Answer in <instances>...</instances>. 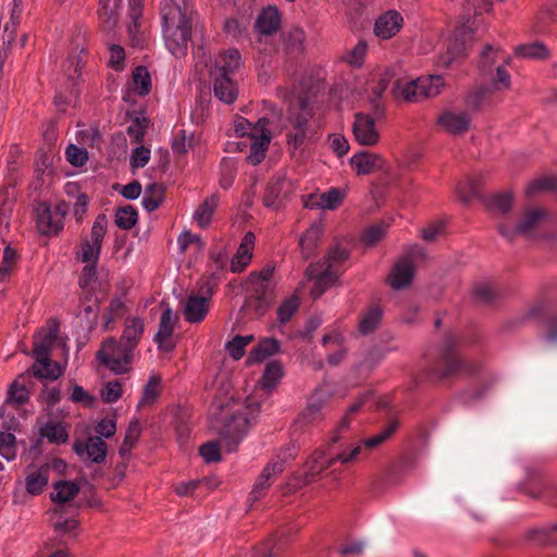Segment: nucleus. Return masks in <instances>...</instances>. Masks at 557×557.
<instances>
[{
    "instance_id": "bb28decb",
    "label": "nucleus",
    "mask_w": 557,
    "mask_h": 557,
    "mask_svg": "<svg viewBox=\"0 0 557 557\" xmlns=\"http://www.w3.org/2000/svg\"><path fill=\"white\" fill-rule=\"evenodd\" d=\"M414 274V268L408 258L399 260L392 269L388 276V283L394 289H400L408 286Z\"/></svg>"
},
{
    "instance_id": "4d7b16f0",
    "label": "nucleus",
    "mask_w": 557,
    "mask_h": 557,
    "mask_svg": "<svg viewBox=\"0 0 557 557\" xmlns=\"http://www.w3.org/2000/svg\"><path fill=\"white\" fill-rule=\"evenodd\" d=\"M137 222V211L132 206L120 208L115 213V225L121 230H131Z\"/></svg>"
},
{
    "instance_id": "5fc2aeb1",
    "label": "nucleus",
    "mask_w": 557,
    "mask_h": 557,
    "mask_svg": "<svg viewBox=\"0 0 557 557\" xmlns=\"http://www.w3.org/2000/svg\"><path fill=\"white\" fill-rule=\"evenodd\" d=\"M127 309L122 297H114L111 299L106 312H104V326L109 329V325L115 320L121 319Z\"/></svg>"
},
{
    "instance_id": "20e7f679",
    "label": "nucleus",
    "mask_w": 557,
    "mask_h": 557,
    "mask_svg": "<svg viewBox=\"0 0 557 557\" xmlns=\"http://www.w3.org/2000/svg\"><path fill=\"white\" fill-rule=\"evenodd\" d=\"M480 14L478 9L474 10V17H467L456 26L447 42V50L438 59V64L448 67L455 61L468 55L479 32L476 16Z\"/></svg>"
},
{
    "instance_id": "9b49d317",
    "label": "nucleus",
    "mask_w": 557,
    "mask_h": 557,
    "mask_svg": "<svg viewBox=\"0 0 557 557\" xmlns=\"http://www.w3.org/2000/svg\"><path fill=\"white\" fill-rule=\"evenodd\" d=\"M82 59L77 55L70 57L63 62L62 69L67 77L65 90H58L54 97V104L60 111H65L66 107L74 102L79 94L78 79Z\"/></svg>"
},
{
    "instance_id": "79ce46f5",
    "label": "nucleus",
    "mask_w": 557,
    "mask_h": 557,
    "mask_svg": "<svg viewBox=\"0 0 557 557\" xmlns=\"http://www.w3.org/2000/svg\"><path fill=\"white\" fill-rule=\"evenodd\" d=\"M515 55L522 59L545 60L549 57V51L545 45L535 41L517 46Z\"/></svg>"
},
{
    "instance_id": "c85d7f7f",
    "label": "nucleus",
    "mask_w": 557,
    "mask_h": 557,
    "mask_svg": "<svg viewBox=\"0 0 557 557\" xmlns=\"http://www.w3.org/2000/svg\"><path fill=\"white\" fill-rule=\"evenodd\" d=\"M323 234V224L314 222L299 238V248L305 259L313 257Z\"/></svg>"
},
{
    "instance_id": "37998d69",
    "label": "nucleus",
    "mask_w": 557,
    "mask_h": 557,
    "mask_svg": "<svg viewBox=\"0 0 557 557\" xmlns=\"http://www.w3.org/2000/svg\"><path fill=\"white\" fill-rule=\"evenodd\" d=\"M54 492L51 500L58 504H65L72 500L78 493L79 486L75 482L58 481L53 484Z\"/></svg>"
},
{
    "instance_id": "c03bdc74",
    "label": "nucleus",
    "mask_w": 557,
    "mask_h": 557,
    "mask_svg": "<svg viewBox=\"0 0 557 557\" xmlns=\"http://www.w3.org/2000/svg\"><path fill=\"white\" fill-rule=\"evenodd\" d=\"M360 456H363L362 445L349 444L347 446L341 447L339 451L330 456V462L333 465H335L336 462H341L342 465H348L357 461Z\"/></svg>"
},
{
    "instance_id": "09e8293b",
    "label": "nucleus",
    "mask_w": 557,
    "mask_h": 557,
    "mask_svg": "<svg viewBox=\"0 0 557 557\" xmlns=\"http://www.w3.org/2000/svg\"><path fill=\"white\" fill-rule=\"evenodd\" d=\"M398 423L397 421L389 422L382 431L377 434L363 440L360 444L362 445V453L364 454L366 449H374L385 441H387L397 430Z\"/></svg>"
},
{
    "instance_id": "0e129e2a",
    "label": "nucleus",
    "mask_w": 557,
    "mask_h": 557,
    "mask_svg": "<svg viewBox=\"0 0 557 557\" xmlns=\"http://www.w3.org/2000/svg\"><path fill=\"white\" fill-rule=\"evenodd\" d=\"M554 189L557 190V176H545L531 182L525 191L532 195L543 190Z\"/></svg>"
},
{
    "instance_id": "2f4dec72",
    "label": "nucleus",
    "mask_w": 557,
    "mask_h": 557,
    "mask_svg": "<svg viewBox=\"0 0 557 557\" xmlns=\"http://www.w3.org/2000/svg\"><path fill=\"white\" fill-rule=\"evenodd\" d=\"M281 26V14L276 7H268L262 10L256 21V27L262 35H272Z\"/></svg>"
},
{
    "instance_id": "ddd939ff",
    "label": "nucleus",
    "mask_w": 557,
    "mask_h": 557,
    "mask_svg": "<svg viewBox=\"0 0 557 557\" xmlns=\"http://www.w3.org/2000/svg\"><path fill=\"white\" fill-rule=\"evenodd\" d=\"M65 211L57 206L51 208L47 202H40L37 207L36 225L42 235H57L63 230Z\"/></svg>"
},
{
    "instance_id": "ea45409f",
    "label": "nucleus",
    "mask_w": 557,
    "mask_h": 557,
    "mask_svg": "<svg viewBox=\"0 0 557 557\" xmlns=\"http://www.w3.org/2000/svg\"><path fill=\"white\" fill-rule=\"evenodd\" d=\"M40 435L49 443L61 445L67 442L69 430L60 422L49 421L40 428Z\"/></svg>"
},
{
    "instance_id": "412c9836",
    "label": "nucleus",
    "mask_w": 557,
    "mask_h": 557,
    "mask_svg": "<svg viewBox=\"0 0 557 557\" xmlns=\"http://www.w3.org/2000/svg\"><path fill=\"white\" fill-rule=\"evenodd\" d=\"M438 126L451 135L466 133L470 125V117L465 112L446 110L437 116Z\"/></svg>"
},
{
    "instance_id": "58836bf2",
    "label": "nucleus",
    "mask_w": 557,
    "mask_h": 557,
    "mask_svg": "<svg viewBox=\"0 0 557 557\" xmlns=\"http://www.w3.org/2000/svg\"><path fill=\"white\" fill-rule=\"evenodd\" d=\"M280 349V343L274 338H264L250 351L247 362L258 363L265 358L276 354Z\"/></svg>"
},
{
    "instance_id": "c9c22d12",
    "label": "nucleus",
    "mask_w": 557,
    "mask_h": 557,
    "mask_svg": "<svg viewBox=\"0 0 557 557\" xmlns=\"http://www.w3.org/2000/svg\"><path fill=\"white\" fill-rule=\"evenodd\" d=\"M345 338L342 333L333 331L325 334L322 338V344L327 348H335V352L327 356V361L332 366H337L346 355V348L344 347Z\"/></svg>"
},
{
    "instance_id": "c756f323",
    "label": "nucleus",
    "mask_w": 557,
    "mask_h": 557,
    "mask_svg": "<svg viewBox=\"0 0 557 557\" xmlns=\"http://www.w3.org/2000/svg\"><path fill=\"white\" fill-rule=\"evenodd\" d=\"M122 0H100L99 1V21L104 32L113 30L119 23V11Z\"/></svg>"
},
{
    "instance_id": "774afa93",
    "label": "nucleus",
    "mask_w": 557,
    "mask_h": 557,
    "mask_svg": "<svg viewBox=\"0 0 557 557\" xmlns=\"http://www.w3.org/2000/svg\"><path fill=\"white\" fill-rule=\"evenodd\" d=\"M344 195L336 188H332L320 196L319 206L322 209L333 210L343 201Z\"/></svg>"
},
{
    "instance_id": "052dcab7",
    "label": "nucleus",
    "mask_w": 557,
    "mask_h": 557,
    "mask_svg": "<svg viewBox=\"0 0 557 557\" xmlns=\"http://www.w3.org/2000/svg\"><path fill=\"white\" fill-rule=\"evenodd\" d=\"M299 307V298L292 296L285 299L277 308V320L281 323H286L295 314Z\"/></svg>"
},
{
    "instance_id": "cd10ccee",
    "label": "nucleus",
    "mask_w": 557,
    "mask_h": 557,
    "mask_svg": "<svg viewBox=\"0 0 557 557\" xmlns=\"http://www.w3.org/2000/svg\"><path fill=\"white\" fill-rule=\"evenodd\" d=\"M350 164L358 175H367L381 169L383 159L377 153L363 151L355 153L350 159Z\"/></svg>"
},
{
    "instance_id": "f03ea898",
    "label": "nucleus",
    "mask_w": 557,
    "mask_h": 557,
    "mask_svg": "<svg viewBox=\"0 0 557 557\" xmlns=\"http://www.w3.org/2000/svg\"><path fill=\"white\" fill-rule=\"evenodd\" d=\"M258 412L259 405L248 403L243 411L236 412L225 422L220 432V442H208L200 446V456L207 462H216L221 460V447L227 453L235 451L247 434L251 419H253Z\"/></svg>"
},
{
    "instance_id": "e2e57ef3",
    "label": "nucleus",
    "mask_w": 557,
    "mask_h": 557,
    "mask_svg": "<svg viewBox=\"0 0 557 557\" xmlns=\"http://www.w3.org/2000/svg\"><path fill=\"white\" fill-rule=\"evenodd\" d=\"M500 52L502 51L499 48H496L492 45H486L480 54V69L482 71H488L492 67V65L496 63L497 59L500 58Z\"/></svg>"
},
{
    "instance_id": "f8f14e48",
    "label": "nucleus",
    "mask_w": 557,
    "mask_h": 557,
    "mask_svg": "<svg viewBox=\"0 0 557 557\" xmlns=\"http://www.w3.org/2000/svg\"><path fill=\"white\" fill-rule=\"evenodd\" d=\"M547 218V213L542 208H532L527 210L516 226L500 225L499 233L512 239L518 235L530 237L536 233Z\"/></svg>"
},
{
    "instance_id": "6e6d98bb",
    "label": "nucleus",
    "mask_w": 557,
    "mask_h": 557,
    "mask_svg": "<svg viewBox=\"0 0 557 557\" xmlns=\"http://www.w3.org/2000/svg\"><path fill=\"white\" fill-rule=\"evenodd\" d=\"M282 367L278 362L272 361L267 364L260 384L264 389L273 388L282 377Z\"/></svg>"
},
{
    "instance_id": "de8ad7c7",
    "label": "nucleus",
    "mask_w": 557,
    "mask_h": 557,
    "mask_svg": "<svg viewBox=\"0 0 557 557\" xmlns=\"http://www.w3.org/2000/svg\"><path fill=\"white\" fill-rule=\"evenodd\" d=\"M141 433L140 424L137 420L129 422L124 441L119 449L121 457L126 458L131 455L133 447L139 440Z\"/></svg>"
},
{
    "instance_id": "f3484780",
    "label": "nucleus",
    "mask_w": 557,
    "mask_h": 557,
    "mask_svg": "<svg viewBox=\"0 0 557 557\" xmlns=\"http://www.w3.org/2000/svg\"><path fill=\"white\" fill-rule=\"evenodd\" d=\"M143 2L141 0L128 1V18L127 32L132 46L143 47L146 41V33L143 28Z\"/></svg>"
},
{
    "instance_id": "bf43d9fd",
    "label": "nucleus",
    "mask_w": 557,
    "mask_h": 557,
    "mask_svg": "<svg viewBox=\"0 0 557 557\" xmlns=\"http://www.w3.org/2000/svg\"><path fill=\"white\" fill-rule=\"evenodd\" d=\"M161 381L157 376H151L149 381L147 382L141 399L139 401L140 406L151 405L154 403V400L159 397L161 388H160Z\"/></svg>"
},
{
    "instance_id": "e433bc0d",
    "label": "nucleus",
    "mask_w": 557,
    "mask_h": 557,
    "mask_svg": "<svg viewBox=\"0 0 557 557\" xmlns=\"http://www.w3.org/2000/svg\"><path fill=\"white\" fill-rule=\"evenodd\" d=\"M219 197L216 195H211L207 197L195 210L194 220L201 228H207L211 221L213 213L218 207Z\"/></svg>"
},
{
    "instance_id": "5701e85b",
    "label": "nucleus",
    "mask_w": 557,
    "mask_h": 557,
    "mask_svg": "<svg viewBox=\"0 0 557 557\" xmlns=\"http://www.w3.org/2000/svg\"><path fill=\"white\" fill-rule=\"evenodd\" d=\"M25 488L30 495H39L49 482L50 466H29L25 471Z\"/></svg>"
},
{
    "instance_id": "49530a36",
    "label": "nucleus",
    "mask_w": 557,
    "mask_h": 557,
    "mask_svg": "<svg viewBox=\"0 0 557 557\" xmlns=\"http://www.w3.org/2000/svg\"><path fill=\"white\" fill-rule=\"evenodd\" d=\"M382 310L379 307H371L366 310L359 320V331L367 335L372 333L381 323Z\"/></svg>"
},
{
    "instance_id": "2eb2a0df",
    "label": "nucleus",
    "mask_w": 557,
    "mask_h": 557,
    "mask_svg": "<svg viewBox=\"0 0 557 557\" xmlns=\"http://www.w3.org/2000/svg\"><path fill=\"white\" fill-rule=\"evenodd\" d=\"M331 398L326 388H317L307 401L306 408L299 413L296 422L301 425H309L321 421L323 418L322 409Z\"/></svg>"
},
{
    "instance_id": "8fccbe9b",
    "label": "nucleus",
    "mask_w": 557,
    "mask_h": 557,
    "mask_svg": "<svg viewBox=\"0 0 557 557\" xmlns=\"http://www.w3.org/2000/svg\"><path fill=\"white\" fill-rule=\"evenodd\" d=\"M557 21V0H547L536 15L535 28L542 32L548 22Z\"/></svg>"
},
{
    "instance_id": "3c124183",
    "label": "nucleus",
    "mask_w": 557,
    "mask_h": 557,
    "mask_svg": "<svg viewBox=\"0 0 557 557\" xmlns=\"http://www.w3.org/2000/svg\"><path fill=\"white\" fill-rule=\"evenodd\" d=\"M253 341V335H236L225 344V349L234 360L244 357L246 347Z\"/></svg>"
},
{
    "instance_id": "f704fd0d",
    "label": "nucleus",
    "mask_w": 557,
    "mask_h": 557,
    "mask_svg": "<svg viewBox=\"0 0 557 557\" xmlns=\"http://www.w3.org/2000/svg\"><path fill=\"white\" fill-rule=\"evenodd\" d=\"M270 141L271 136L268 127L263 129V132L251 137L250 151L247 157L251 164L257 165L264 159Z\"/></svg>"
},
{
    "instance_id": "39448f33",
    "label": "nucleus",
    "mask_w": 557,
    "mask_h": 557,
    "mask_svg": "<svg viewBox=\"0 0 557 557\" xmlns=\"http://www.w3.org/2000/svg\"><path fill=\"white\" fill-rule=\"evenodd\" d=\"M458 339L447 337L440 346L436 360L430 369V377L445 380L456 375L473 373L469 364L457 354Z\"/></svg>"
},
{
    "instance_id": "72a5a7b5",
    "label": "nucleus",
    "mask_w": 557,
    "mask_h": 557,
    "mask_svg": "<svg viewBox=\"0 0 557 557\" xmlns=\"http://www.w3.org/2000/svg\"><path fill=\"white\" fill-rule=\"evenodd\" d=\"M15 205V189L11 184L0 188V225L8 228Z\"/></svg>"
},
{
    "instance_id": "a18cd8bd",
    "label": "nucleus",
    "mask_w": 557,
    "mask_h": 557,
    "mask_svg": "<svg viewBox=\"0 0 557 557\" xmlns=\"http://www.w3.org/2000/svg\"><path fill=\"white\" fill-rule=\"evenodd\" d=\"M133 90L138 96H146L151 89V77L149 71L145 66H137L132 75Z\"/></svg>"
},
{
    "instance_id": "a878e982",
    "label": "nucleus",
    "mask_w": 557,
    "mask_h": 557,
    "mask_svg": "<svg viewBox=\"0 0 557 557\" xmlns=\"http://www.w3.org/2000/svg\"><path fill=\"white\" fill-rule=\"evenodd\" d=\"M145 332V322L140 317L126 319L120 341L123 345L136 354V349Z\"/></svg>"
},
{
    "instance_id": "a19ab883",
    "label": "nucleus",
    "mask_w": 557,
    "mask_h": 557,
    "mask_svg": "<svg viewBox=\"0 0 557 557\" xmlns=\"http://www.w3.org/2000/svg\"><path fill=\"white\" fill-rule=\"evenodd\" d=\"M269 123L268 119L261 117L256 124H251L247 119L239 116L234 121V131L240 137L248 136L251 138L263 132L269 126Z\"/></svg>"
},
{
    "instance_id": "f257e3e1",
    "label": "nucleus",
    "mask_w": 557,
    "mask_h": 557,
    "mask_svg": "<svg viewBox=\"0 0 557 557\" xmlns=\"http://www.w3.org/2000/svg\"><path fill=\"white\" fill-rule=\"evenodd\" d=\"M162 33L168 50L176 58L187 54L196 16L190 0H163L160 7Z\"/></svg>"
},
{
    "instance_id": "aec40b11",
    "label": "nucleus",
    "mask_w": 557,
    "mask_h": 557,
    "mask_svg": "<svg viewBox=\"0 0 557 557\" xmlns=\"http://www.w3.org/2000/svg\"><path fill=\"white\" fill-rule=\"evenodd\" d=\"M255 243V234L252 232L245 233L236 253L231 260L230 268L233 273H240L249 265L253 256Z\"/></svg>"
},
{
    "instance_id": "a211bd4d",
    "label": "nucleus",
    "mask_w": 557,
    "mask_h": 557,
    "mask_svg": "<svg viewBox=\"0 0 557 557\" xmlns=\"http://www.w3.org/2000/svg\"><path fill=\"white\" fill-rule=\"evenodd\" d=\"M211 289L208 288V290L201 295H190L186 299L185 306H184V319L189 323H199L208 314L209 311V301L211 297Z\"/></svg>"
},
{
    "instance_id": "0eeeda50",
    "label": "nucleus",
    "mask_w": 557,
    "mask_h": 557,
    "mask_svg": "<svg viewBox=\"0 0 557 557\" xmlns=\"http://www.w3.org/2000/svg\"><path fill=\"white\" fill-rule=\"evenodd\" d=\"M135 352L114 337L102 342L97 351V361L116 375L127 374L132 370Z\"/></svg>"
},
{
    "instance_id": "864d4df0",
    "label": "nucleus",
    "mask_w": 557,
    "mask_h": 557,
    "mask_svg": "<svg viewBox=\"0 0 557 557\" xmlns=\"http://www.w3.org/2000/svg\"><path fill=\"white\" fill-rule=\"evenodd\" d=\"M18 261V255L14 248L7 246L3 250L2 261L0 263V282L10 277Z\"/></svg>"
},
{
    "instance_id": "338daca9",
    "label": "nucleus",
    "mask_w": 557,
    "mask_h": 557,
    "mask_svg": "<svg viewBox=\"0 0 557 557\" xmlns=\"http://www.w3.org/2000/svg\"><path fill=\"white\" fill-rule=\"evenodd\" d=\"M511 86L510 74L506 71L505 65H498L496 67V74L492 78L491 88L495 91L508 90Z\"/></svg>"
},
{
    "instance_id": "473e14b6",
    "label": "nucleus",
    "mask_w": 557,
    "mask_h": 557,
    "mask_svg": "<svg viewBox=\"0 0 557 557\" xmlns=\"http://www.w3.org/2000/svg\"><path fill=\"white\" fill-rule=\"evenodd\" d=\"M35 362L32 367L33 373L36 377L41 380H57L59 379L63 370L58 362H53L50 356L46 358L34 356Z\"/></svg>"
},
{
    "instance_id": "6ab92c4d",
    "label": "nucleus",
    "mask_w": 557,
    "mask_h": 557,
    "mask_svg": "<svg viewBox=\"0 0 557 557\" xmlns=\"http://www.w3.org/2000/svg\"><path fill=\"white\" fill-rule=\"evenodd\" d=\"M176 320L177 317L170 307L162 311L159 330L154 335V342L157 343L159 349L165 351H172L174 349V344L171 341V337L173 335Z\"/></svg>"
},
{
    "instance_id": "603ef678",
    "label": "nucleus",
    "mask_w": 557,
    "mask_h": 557,
    "mask_svg": "<svg viewBox=\"0 0 557 557\" xmlns=\"http://www.w3.org/2000/svg\"><path fill=\"white\" fill-rule=\"evenodd\" d=\"M163 200V188L158 184H150L146 187L145 196L143 198V206L148 211L157 210Z\"/></svg>"
},
{
    "instance_id": "7ed1b4c3",
    "label": "nucleus",
    "mask_w": 557,
    "mask_h": 557,
    "mask_svg": "<svg viewBox=\"0 0 557 557\" xmlns=\"http://www.w3.org/2000/svg\"><path fill=\"white\" fill-rule=\"evenodd\" d=\"M348 257L349 252L346 248L334 245L329 249L325 259L309 264L306 275L308 280L313 281V286L310 290L313 298L321 297L326 289L337 282L341 274L339 267Z\"/></svg>"
},
{
    "instance_id": "dca6fc26",
    "label": "nucleus",
    "mask_w": 557,
    "mask_h": 557,
    "mask_svg": "<svg viewBox=\"0 0 557 557\" xmlns=\"http://www.w3.org/2000/svg\"><path fill=\"white\" fill-rule=\"evenodd\" d=\"M352 132L356 140L362 146H375L380 141V132L374 117L369 113L355 114Z\"/></svg>"
},
{
    "instance_id": "423d86ee",
    "label": "nucleus",
    "mask_w": 557,
    "mask_h": 557,
    "mask_svg": "<svg viewBox=\"0 0 557 557\" xmlns=\"http://www.w3.org/2000/svg\"><path fill=\"white\" fill-rule=\"evenodd\" d=\"M444 78L441 75H430L417 79H397L393 87L396 99L407 102H419L441 94L444 87Z\"/></svg>"
},
{
    "instance_id": "1a4fd4ad",
    "label": "nucleus",
    "mask_w": 557,
    "mask_h": 557,
    "mask_svg": "<svg viewBox=\"0 0 557 557\" xmlns=\"http://www.w3.org/2000/svg\"><path fill=\"white\" fill-rule=\"evenodd\" d=\"M107 227V216L99 214L92 223L90 235L83 237L75 249L77 261L82 263H98Z\"/></svg>"
},
{
    "instance_id": "b1692460",
    "label": "nucleus",
    "mask_w": 557,
    "mask_h": 557,
    "mask_svg": "<svg viewBox=\"0 0 557 557\" xmlns=\"http://www.w3.org/2000/svg\"><path fill=\"white\" fill-rule=\"evenodd\" d=\"M59 334V323L49 322L46 329L40 330L34 338V356L46 358L51 355V349Z\"/></svg>"
},
{
    "instance_id": "6e6552de",
    "label": "nucleus",
    "mask_w": 557,
    "mask_h": 557,
    "mask_svg": "<svg viewBox=\"0 0 557 557\" xmlns=\"http://www.w3.org/2000/svg\"><path fill=\"white\" fill-rule=\"evenodd\" d=\"M311 113L307 109V101L299 99L296 107L288 108V126L286 127V140L289 151L295 152L305 144L308 134V124Z\"/></svg>"
},
{
    "instance_id": "4c0bfd02",
    "label": "nucleus",
    "mask_w": 557,
    "mask_h": 557,
    "mask_svg": "<svg viewBox=\"0 0 557 557\" xmlns=\"http://www.w3.org/2000/svg\"><path fill=\"white\" fill-rule=\"evenodd\" d=\"M333 466L334 465L330 462V456H325V454L321 450L314 451L306 463L305 482H312L317 475Z\"/></svg>"
},
{
    "instance_id": "4468645a",
    "label": "nucleus",
    "mask_w": 557,
    "mask_h": 557,
    "mask_svg": "<svg viewBox=\"0 0 557 557\" xmlns=\"http://www.w3.org/2000/svg\"><path fill=\"white\" fill-rule=\"evenodd\" d=\"M73 450L85 463H103L107 458L108 445L100 436L76 440Z\"/></svg>"
},
{
    "instance_id": "9d476101",
    "label": "nucleus",
    "mask_w": 557,
    "mask_h": 557,
    "mask_svg": "<svg viewBox=\"0 0 557 557\" xmlns=\"http://www.w3.org/2000/svg\"><path fill=\"white\" fill-rule=\"evenodd\" d=\"M294 458L295 449L288 447L281 450L275 458L269 461L253 484L250 492V499L252 502L259 500L273 484L275 479L284 471L288 460Z\"/></svg>"
},
{
    "instance_id": "4be33fe9",
    "label": "nucleus",
    "mask_w": 557,
    "mask_h": 557,
    "mask_svg": "<svg viewBox=\"0 0 557 557\" xmlns=\"http://www.w3.org/2000/svg\"><path fill=\"white\" fill-rule=\"evenodd\" d=\"M403 22L400 13L394 10L387 11L375 21L374 34L381 39H389L400 30Z\"/></svg>"
},
{
    "instance_id": "69168bd1",
    "label": "nucleus",
    "mask_w": 557,
    "mask_h": 557,
    "mask_svg": "<svg viewBox=\"0 0 557 557\" xmlns=\"http://www.w3.org/2000/svg\"><path fill=\"white\" fill-rule=\"evenodd\" d=\"M29 399V393L24 384L15 380L9 388L8 401L24 405Z\"/></svg>"
},
{
    "instance_id": "680f3d73",
    "label": "nucleus",
    "mask_w": 557,
    "mask_h": 557,
    "mask_svg": "<svg viewBox=\"0 0 557 557\" xmlns=\"http://www.w3.org/2000/svg\"><path fill=\"white\" fill-rule=\"evenodd\" d=\"M0 456L13 460L16 456L15 436L9 432H0Z\"/></svg>"
},
{
    "instance_id": "13d9d810",
    "label": "nucleus",
    "mask_w": 557,
    "mask_h": 557,
    "mask_svg": "<svg viewBox=\"0 0 557 557\" xmlns=\"http://www.w3.org/2000/svg\"><path fill=\"white\" fill-rule=\"evenodd\" d=\"M100 395L106 404L116 403L123 395L122 383L117 380L107 382L102 386Z\"/></svg>"
},
{
    "instance_id": "393cba45",
    "label": "nucleus",
    "mask_w": 557,
    "mask_h": 557,
    "mask_svg": "<svg viewBox=\"0 0 557 557\" xmlns=\"http://www.w3.org/2000/svg\"><path fill=\"white\" fill-rule=\"evenodd\" d=\"M242 65V55L237 49H228L218 54L212 75L232 76Z\"/></svg>"
},
{
    "instance_id": "7c9ffc66",
    "label": "nucleus",
    "mask_w": 557,
    "mask_h": 557,
    "mask_svg": "<svg viewBox=\"0 0 557 557\" xmlns=\"http://www.w3.org/2000/svg\"><path fill=\"white\" fill-rule=\"evenodd\" d=\"M213 76L214 96L224 103L231 104L238 97V87L232 76Z\"/></svg>"
}]
</instances>
